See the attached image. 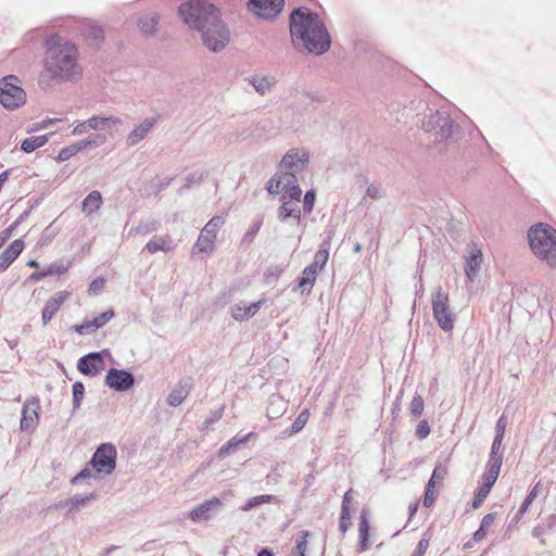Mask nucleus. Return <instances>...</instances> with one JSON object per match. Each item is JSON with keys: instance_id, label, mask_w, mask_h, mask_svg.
Returning <instances> with one entry per match:
<instances>
[{"instance_id": "nucleus-32", "label": "nucleus", "mask_w": 556, "mask_h": 556, "mask_svg": "<svg viewBox=\"0 0 556 556\" xmlns=\"http://www.w3.org/2000/svg\"><path fill=\"white\" fill-rule=\"evenodd\" d=\"M102 205V197L99 191H91L83 201V211L87 214L97 212Z\"/></svg>"}, {"instance_id": "nucleus-46", "label": "nucleus", "mask_w": 556, "mask_h": 556, "mask_svg": "<svg viewBox=\"0 0 556 556\" xmlns=\"http://www.w3.org/2000/svg\"><path fill=\"white\" fill-rule=\"evenodd\" d=\"M433 488H434L433 481H428V483L426 485L425 497H424V506L425 507L432 506L435 501L437 493L433 491Z\"/></svg>"}, {"instance_id": "nucleus-61", "label": "nucleus", "mask_w": 556, "mask_h": 556, "mask_svg": "<svg viewBox=\"0 0 556 556\" xmlns=\"http://www.w3.org/2000/svg\"><path fill=\"white\" fill-rule=\"evenodd\" d=\"M506 429V419L504 416L500 417L495 426V435L504 437Z\"/></svg>"}, {"instance_id": "nucleus-24", "label": "nucleus", "mask_w": 556, "mask_h": 556, "mask_svg": "<svg viewBox=\"0 0 556 556\" xmlns=\"http://www.w3.org/2000/svg\"><path fill=\"white\" fill-rule=\"evenodd\" d=\"M96 495L93 493L89 494H76L65 501H61L55 505V508H67L68 513L79 509L80 507L86 506L88 503L93 501Z\"/></svg>"}, {"instance_id": "nucleus-41", "label": "nucleus", "mask_w": 556, "mask_h": 556, "mask_svg": "<svg viewBox=\"0 0 556 556\" xmlns=\"http://www.w3.org/2000/svg\"><path fill=\"white\" fill-rule=\"evenodd\" d=\"M329 244L324 242L320 247H319V250L316 252L315 256H314V262L318 265L319 267V270H321L324 268V266L326 265L328 258H329Z\"/></svg>"}, {"instance_id": "nucleus-48", "label": "nucleus", "mask_w": 556, "mask_h": 556, "mask_svg": "<svg viewBox=\"0 0 556 556\" xmlns=\"http://www.w3.org/2000/svg\"><path fill=\"white\" fill-rule=\"evenodd\" d=\"M540 490V482H538L529 492L527 497L525 498L523 503L521 504V513H526L529 508V506L532 504V502L539 495Z\"/></svg>"}, {"instance_id": "nucleus-3", "label": "nucleus", "mask_w": 556, "mask_h": 556, "mask_svg": "<svg viewBox=\"0 0 556 556\" xmlns=\"http://www.w3.org/2000/svg\"><path fill=\"white\" fill-rule=\"evenodd\" d=\"M417 125L426 135L435 139H452L453 137L477 139L481 136L480 130L470 121H465L462 125L454 124L446 112L429 108L418 118Z\"/></svg>"}, {"instance_id": "nucleus-26", "label": "nucleus", "mask_w": 556, "mask_h": 556, "mask_svg": "<svg viewBox=\"0 0 556 556\" xmlns=\"http://www.w3.org/2000/svg\"><path fill=\"white\" fill-rule=\"evenodd\" d=\"M81 34L87 40H90L91 45L96 46L99 45V42L102 41L104 37L102 27L91 21H86L83 23Z\"/></svg>"}, {"instance_id": "nucleus-18", "label": "nucleus", "mask_w": 556, "mask_h": 556, "mask_svg": "<svg viewBox=\"0 0 556 556\" xmlns=\"http://www.w3.org/2000/svg\"><path fill=\"white\" fill-rule=\"evenodd\" d=\"M308 153L305 150L295 149L289 151L281 160V168L298 170L307 162Z\"/></svg>"}, {"instance_id": "nucleus-47", "label": "nucleus", "mask_w": 556, "mask_h": 556, "mask_svg": "<svg viewBox=\"0 0 556 556\" xmlns=\"http://www.w3.org/2000/svg\"><path fill=\"white\" fill-rule=\"evenodd\" d=\"M113 317H114L113 309L105 311V312L101 313L99 316L92 318V320L94 321L93 326L96 328L100 329L104 325H106Z\"/></svg>"}, {"instance_id": "nucleus-29", "label": "nucleus", "mask_w": 556, "mask_h": 556, "mask_svg": "<svg viewBox=\"0 0 556 556\" xmlns=\"http://www.w3.org/2000/svg\"><path fill=\"white\" fill-rule=\"evenodd\" d=\"M282 204L278 208V218L281 222H286L289 217H293L296 222H300L301 213L296 210V204L291 201H286V194L281 197Z\"/></svg>"}, {"instance_id": "nucleus-55", "label": "nucleus", "mask_w": 556, "mask_h": 556, "mask_svg": "<svg viewBox=\"0 0 556 556\" xmlns=\"http://www.w3.org/2000/svg\"><path fill=\"white\" fill-rule=\"evenodd\" d=\"M286 197L288 195L290 200L299 202L302 197V189L296 185L291 186V188L285 191Z\"/></svg>"}, {"instance_id": "nucleus-34", "label": "nucleus", "mask_w": 556, "mask_h": 556, "mask_svg": "<svg viewBox=\"0 0 556 556\" xmlns=\"http://www.w3.org/2000/svg\"><path fill=\"white\" fill-rule=\"evenodd\" d=\"M160 227V222L152 219L149 222H141L136 227L131 228L129 230V235L132 236H147L149 233H152L156 231Z\"/></svg>"}, {"instance_id": "nucleus-19", "label": "nucleus", "mask_w": 556, "mask_h": 556, "mask_svg": "<svg viewBox=\"0 0 556 556\" xmlns=\"http://www.w3.org/2000/svg\"><path fill=\"white\" fill-rule=\"evenodd\" d=\"M67 295L68 294L66 292H58L47 301L41 315L42 324L45 326L54 317L67 299Z\"/></svg>"}, {"instance_id": "nucleus-54", "label": "nucleus", "mask_w": 556, "mask_h": 556, "mask_svg": "<svg viewBox=\"0 0 556 556\" xmlns=\"http://www.w3.org/2000/svg\"><path fill=\"white\" fill-rule=\"evenodd\" d=\"M315 197H316V194H315L314 190H308L304 194L303 207H304L305 212H311L313 210Z\"/></svg>"}, {"instance_id": "nucleus-12", "label": "nucleus", "mask_w": 556, "mask_h": 556, "mask_svg": "<svg viewBox=\"0 0 556 556\" xmlns=\"http://www.w3.org/2000/svg\"><path fill=\"white\" fill-rule=\"evenodd\" d=\"M285 0H249V9L255 15L265 18H275L282 10Z\"/></svg>"}, {"instance_id": "nucleus-62", "label": "nucleus", "mask_w": 556, "mask_h": 556, "mask_svg": "<svg viewBox=\"0 0 556 556\" xmlns=\"http://www.w3.org/2000/svg\"><path fill=\"white\" fill-rule=\"evenodd\" d=\"M494 520H495V514L494 513L486 514L482 518L480 527L486 530L489 527H491L494 523Z\"/></svg>"}, {"instance_id": "nucleus-10", "label": "nucleus", "mask_w": 556, "mask_h": 556, "mask_svg": "<svg viewBox=\"0 0 556 556\" xmlns=\"http://www.w3.org/2000/svg\"><path fill=\"white\" fill-rule=\"evenodd\" d=\"M225 224V218L222 216L212 217L201 230L199 238L193 247L201 253L212 252L214 249V242L216 235L220 227Z\"/></svg>"}, {"instance_id": "nucleus-57", "label": "nucleus", "mask_w": 556, "mask_h": 556, "mask_svg": "<svg viewBox=\"0 0 556 556\" xmlns=\"http://www.w3.org/2000/svg\"><path fill=\"white\" fill-rule=\"evenodd\" d=\"M445 475H446V469L444 467L435 466L429 481H433V483L435 484L437 481L441 482L444 479Z\"/></svg>"}, {"instance_id": "nucleus-7", "label": "nucleus", "mask_w": 556, "mask_h": 556, "mask_svg": "<svg viewBox=\"0 0 556 556\" xmlns=\"http://www.w3.org/2000/svg\"><path fill=\"white\" fill-rule=\"evenodd\" d=\"M0 103L10 111L20 109L26 103V92L15 75L0 79Z\"/></svg>"}, {"instance_id": "nucleus-59", "label": "nucleus", "mask_w": 556, "mask_h": 556, "mask_svg": "<svg viewBox=\"0 0 556 556\" xmlns=\"http://www.w3.org/2000/svg\"><path fill=\"white\" fill-rule=\"evenodd\" d=\"M17 225H18V220L14 222L10 227H8L3 231H1V233H0V248L11 237L12 232L15 230Z\"/></svg>"}, {"instance_id": "nucleus-1", "label": "nucleus", "mask_w": 556, "mask_h": 556, "mask_svg": "<svg viewBox=\"0 0 556 556\" xmlns=\"http://www.w3.org/2000/svg\"><path fill=\"white\" fill-rule=\"evenodd\" d=\"M184 22L201 35L203 46L212 52H219L230 41V31L220 18V11L212 3L191 0L178 9Z\"/></svg>"}, {"instance_id": "nucleus-36", "label": "nucleus", "mask_w": 556, "mask_h": 556, "mask_svg": "<svg viewBox=\"0 0 556 556\" xmlns=\"http://www.w3.org/2000/svg\"><path fill=\"white\" fill-rule=\"evenodd\" d=\"M274 500H275L274 495H267V494L256 495V496H253V497L249 498L245 502V504L241 507V509L243 511H249V510H252L253 508H255V507H257L260 505L270 503Z\"/></svg>"}, {"instance_id": "nucleus-33", "label": "nucleus", "mask_w": 556, "mask_h": 556, "mask_svg": "<svg viewBox=\"0 0 556 556\" xmlns=\"http://www.w3.org/2000/svg\"><path fill=\"white\" fill-rule=\"evenodd\" d=\"M91 143H97V141H80L78 143H74L70 147H66L64 149H62L60 152H59V155L56 157V160L59 162H64V161H67L68 159H71L73 155H75L77 152L81 151L83 149H85L88 144H91Z\"/></svg>"}, {"instance_id": "nucleus-28", "label": "nucleus", "mask_w": 556, "mask_h": 556, "mask_svg": "<svg viewBox=\"0 0 556 556\" xmlns=\"http://www.w3.org/2000/svg\"><path fill=\"white\" fill-rule=\"evenodd\" d=\"M502 463H503L502 454L494 455V454L490 453V456H489V459L486 463V471L483 473L482 478L490 479V480L496 482L500 471H501Z\"/></svg>"}, {"instance_id": "nucleus-56", "label": "nucleus", "mask_w": 556, "mask_h": 556, "mask_svg": "<svg viewBox=\"0 0 556 556\" xmlns=\"http://www.w3.org/2000/svg\"><path fill=\"white\" fill-rule=\"evenodd\" d=\"M46 142L47 141H22L21 149L26 153H30L42 147Z\"/></svg>"}, {"instance_id": "nucleus-5", "label": "nucleus", "mask_w": 556, "mask_h": 556, "mask_svg": "<svg viewBox=\"0 0 556 556\" xmlns=\"http://www.w3.org/2000/svg\"><path fill=\"white\" fill-rule=\"evenodd\" d=\"M127 123L121 117L113 115H94L88 118L87 121L78 124L74 129H71L70 126H66L65 128L59 127L55 130H50L39 136H33L29 139H48L49 136H53L58 131L62 130H65L64 134H61L64 137L81 136L91 129L101 132L103 137H115L122 136L127 130Z\"/></svg>"}, {"instance_id": "nucleus-8", "label": "nucleus", "mask_w": 556, "mask_h": 556, "mask_svg": "<svg viewBox=\"0 0 556 556\" xmlns=\"http://www.w3.org/2000/svg\"><path fill=\"white\" fill-rule=\"evenodd\" d=\"M432 312L433 318L439 327L445 331H452L455 325V314L450 307L448 294L438 287L432 293Z\"/></svg>"}, {"instance_id": "nucleus-40", "label": "nucleus", "mask_w": 556, "mask_h": 556, "mask_svg": "<svg viewBox=\"0 0 556 556\" xmlns=\"http://www.w3.org/2000/svg\"><path fill=\"white\" fill-rule=\"evenodd\" d=\"M85 395V386L80 381L73 384V409L76 410L80 407L81 401Z\"/></svg>"}, {"instance_id": "nucleus-31", "label": "nucleus", "mask_w": 556, "mask_h": 556, "mask_svg": "<svg viewBox=\"0 0 556 556\" xmlns=\"http://www.w3.org/2000/svg\"><path fill=\"white\" fill-rule=\"evenodd\" d=\"M494 483L495 482L490 479L482 478V484L477 489L475 493L472 508L477 509L482 505Z\"/></svg>"}, {"instance_id": "nucleus-27", "label": "nucleus", "mask_w": 556, "mask_h": 556, "mask_svg": "<svg viewBox=\"0 0 556 556\" xmlns=\"http://www.w3.org/2000/svg\"><path fill=\"white\" fill-rule=\"evenodd\" d=\"M159 121L157 116H150L144 118L138 126H136L128 135L127 139H142L149 135L151 129Z\"/></svg>"}, {"instance_id": "nucleus-30", "label": "nucleus", "mask_w": 556, "mask_h": 556, "mask_svg": "<svg viewBox=\"0 0 556 556\" xmlns=\"http://www.w3.org/2000/svg\"><path fill=\"white\" fill-rule=\"evenodd\" d=\"M157 24L159 15L156 13L144 14L138 21V26L146 36L154 35Z\"/></svg>"}, {"instance_id": "nucleus-13", "label": "nucleus", "mask_w": 556, "mask_h": 556, "mask_svg": "<svg viewBox=\"0 0 556 556\" xmlns=\"http://www.w3.org/2000/svg\"><path fill=\"white\" fill-rule=\"evenodd\" d=\"M105 384L115 391L124 392L135 384V376L127 370L111 368L105 376Z\"/></svg>"}, {"instance_id": "nucleus-20", "label": "nucleus", "mask_w": 556, "mask_h": 556, "mask_svg": "<svg viewBox=\"0 0 556 556\" xmlns=\"http://www.w3.org/2000/svg\"><path fill=\"white\" fill-rule=\"evenodd\" d=\"M176 248V244L170 236H154L150 241L146 244L144 250L150 254H154L156 252H172Z\"/></svg>"}, {"instance_id": "nucleus-15", "label": "nucleus", "mask_w": 556, "mask_h": 556, "mask_svg": "<svg viewBox=\"0 0 556 556\" xmlns=\"http://www.w3.org/2000/svg\"><path fill=\"white\" fill-rule=\"evenodd\" d=\"M104 352H91L80 357L77 363L78 371L85 376H97L104 368Z\"/></svg>"}, {"instance_id": "nucleus-14", "label": "nucleus", "mask_w": 556, "mask_h": 556, "mask_svg": "<svg viewBox=\"0 0 556 556\" xmlns=\"http://www.w3.org/2000/svg\"><path fill=\"white\" fill-rule=\"evenodd\" d=\"M40 402L36 397L25 401L22 408L20 428L22 431L35 430L39 421Z\"/></svg>"}, {"instance_id": "nucleus-21", "label": "nucleus", "mask_w": 556, "mask_h": 556, "mask_svg": "<svg viewBox=\"0 0 556 556\" xmlns=\"http://www.w3.org/2000/svg\"><path fill=\"white\" fill-rule=\"evenodd\" d=\"M24 241L22 239L14 240L0 255V271L5 270L22 253Z\"/></svg>"}, {"instance_id": "nucleus-16", "label": "nucleus", "mask_w": 556, "mask_h": 556, "mask_svg": "<svg viewBox=\"0 0 556 556\" xmlns=\"http://www.w3.org/2000/svg\"><path fill=\"white\" fill-rule=\"evenodd\" d=\"M298 179L291 172H278L267 182L266 189L270 194H278L291 186L296 185Z\"/></svg>"}, {"instance_id": "nucleus-23", "label": "nucleus", "mask_w": 556, "mask_h": 556, "mask_svg": "<svg viewBox=\"0 0 556 556\" xmlns=\"http://www.w3.org/2000/svg\"><path fill=\"white\" fill-rule=\"evenodd\" d=\"M482 264V252L480 249L472 248L466 260L465 274L469 280H475Z\"/></svg>"}, {"instance_id": "nucleus-11", "label": "nucleus", "mask_w": 556, "mask_h": 556, "mask_svg": "<svg viewBox=\"0 0 556 556\" xmlns=\"http://www.w3.org/2000/svg\"><path fill=\"white\" fill-rule=\"evenodd\" d=\"M222 498L212 497L197 505L189 511V518L194 522L207 521L214 518L223 508Z\"/></svg>"}, {"instance_id": "nucleus-45", "label": "nucleus", "mask_w": 556, "mask_h": 556, "mask_svg": "<svg viewBox=\"0 0 556 556\" xmlns=\"http://www.w3.org/2000/svg\"><path fill=\"white\" fill-rule=\"evenodd\" d=\"M93 325L92 319H85L80 325H75L74 330L81 336L90 334L98 330Z\"/></svg>"}, {"instance_id": "nucleus-63", "label": "nucleus", "mask_w": 556, "mask_h": 556, "mask_svg": "<svg viewBox=\"0 0 556 556\" xmlns=\"http://www.w3.org/2000/svg\"><path fill=\"white\" fill-rule=\"evenodd\" d=\"M352 500H353V490L350 489L349 491L345 492V494L343 496L341 508L345 507L346 509H350V503L352 502Z\"/></svg>"}, {"instance_id": "nucleus-35", "label": "nucleus", "mask_w": 556, "mask_h": 556, "mask_svg": "<svg viewBox=\"0 0 556 556\" xmlns=\"http://www.w3.org/2000/svg\"><path fill=\"white\" fill-rule=\"evenodd\" d=\"M358 531H359V551L364 552L368 548V532H369V522L365 516V513L363 511L359 518V525H358Z\"/></svg>"}, {"instance_id": "nucleus-25", "label": "nucleus", "mask_w": 556, "mask_h": 556, "mask_svg": "<svg viewBox=\"0 0 556 556\" xmlns=\"http://www.w3.org/2000/svg\"><path fill=\"white\" fill-rule=\"evenodd\" d=\"M250 85L253 86L254 90L260 96H265L271 91L274 86L277 84V80L273 76H250L247 78Z\"/></svg>"}, {"instance_id": "nucleus-9", "label": "nucleus", "mask_w": 556, "mask_h": 556, "mask_svg": "<svg viewBox=\"0 0 556 556\" xmlns=\"http://www.w3.org/2000/svg\"><path fill=\"white\" fill-rule=\"evenodd\" d=\"M117 452L113 444H101L90 459V465L99 473L111 475L116 467Z\"/></svg>"}, {"instance_id": "nucleus-49", "label": "nucleus", "mask_w": 556, "mask_h": 556, "mask_svg": "<svg viewBox=\"0 0 556 556\" xmlns=\"http://www.w3.org/2000/svg\"><path fill=\"white\" fill-rule=\"evenodd\" d=\"M67 269H68V267L66 265H64L63 263H52L45 268V271L48 277V276H53V275H62V274L66 273Z\"/></svg>"}, {"instance_id": "nucleus-53", "label": "nucleus", "mask_w": 556, "mask_h": 556, "mask_svg": "<svg viewBox=\"0 0 556 556\" xmlns=\"http://www.w3.org/2000/svg\"><path fill=\"white\" fill-rule=\"evenodd\" d=\"M430 433V426L427 420H420L416 427V437L420 440L426 439Z\"/></svg>"}, {"instance_id": "nucleus-39", "label": "nucleus", "mask_w": 556, "mask_h": 556, "mask_svg": "<svg viewBox=\"0 0 556 556\" xmlns=\"http://www.w3.org/2000/svg\"><path fill=\"white\" fill-rule=\"evenodd\" d=\"M261 226H262V220L261 219H256L252 223V225L250 226V228L247 230V232L244 233L242 240H241V245L242 247H249L253 240L255 239L257 232L260 231L261 229Z\"/></svg>"}, {"instance_id": "nucleus-64", "label": "nucleus", "mask_w": 556, "mask_h": 556, "mask_svg": "<svg viewBox=\"0 0 556 556\" xmlns=\"http://www.w3.org/2000/svg\"><path fill=\"white\" fill-rule=\"evenodd\" d=\"M545 530H546V526L543 523V525H538L533 528L532 530V535L534 538H541L544 533H545Z\"/></svg>"}, {"instance_id": "nucleus-42", "label": "nucleus", "mask_w": 556, "mask_h": 556, "mask_svg": "<svg viewBox=\"0 0 556 556\" xmlns=\"http://www.w3.org/2000/svg\"><path fill=\"white\" fill-rule=\"evenodd\" d=\"M55 124L65 125V122L63 119H45L42 122H36L29 126L27 132L31 134L42 129H48L49 127H52Z\"/></svg>"}, {"instance_id": "nucleus-37", "label": "nucleus", "mask_w": 556, "mask_h": 556, "mask_svg": "<svg viewBox=\"0 0 556 556\" xmlns=\"http://www.w3.org/2000/svg\"><path fill=\"white\" fill-rule=\"evenodd\" d=\"M316 280L315 271L311 270V268H304L302 271V276L299 278V287L302 291L309 292L313 288Z\"/></svg>"}, {"instance_id": "nucleus-52", "label": "nucleus", "mask_w": 556, "mask_h": 556, "mask_svg": "<svg viewBox=\"0 0 556 556\" xmlns=\"http://www.w3.org/2000/svg\"><path fill=\"white\" fill-rule=\"evenodd\" d=\"M430 538L424 534V536L418 542L414 553L412 556H424L426 551L429 547Z\"/></svg>"}, {"instance_id": "nucleus-50", "label": "nucleus", "mask_w": 556, "mask_h": 556, "mask_svg": "<svg viewBox=\"0 0 556 556\" xmlns=\"http://www.w3.org/2000/svg\"><path fill=\"white\" fill-rule=\"evenodd\" d=\"M424 410V400L420 395H416L413 397L410 402V413L415 417H418L421 415Z\"/></svg>"}, {"instance_id": "nucleus-6", "label": "nucleus", "mask_w": 556, "mask_h": 556, "mask_svg": "<svg viewBox=\"0 0 556 556\" xmlns=\"http://www.w3.org/2000/svg\"><path fill=\"white\" fill-rule=\"evenodd\" d=\"M528 240L533 254L551 267H556V229L543 223L532 226Z\"/></svg>"}, {"instance_id": "nucleus-51", "label": "nucleus", "mask_w": 556, "mask_h": 556, "mask_svg": "<svg viewBox=\"0 0 556 556\" xmlns=\"http://www.w3.org/2000/svg\"><path fill=\"white\" fill-rule=\"evenodd\" d=\"M350 520H351L350 509H346L345 507L341 508L339 529L342 533H345L346 530L349 529V527L351 525Z\"/></svg>"}, {"instance_id": "nucleus-60", "label": "nucleus", "mask_w": 556, "mask_h": 556, "mask_svg": "<svg viewBox=\"0 0 556 556\" xmlns=\"http://www.w3.org/2000/svg\"><path fill=\"white\" fill-rule=\"evenodd\" d=\"M503 438L504 437H500V435L494 437L490 453H492L494 455L502 454L501 447H502V443H503Z\"/></svg>"}, {"instance_id": "nucleus-44", "label": "nucleus", "mask_w": 556, "mask_h": 556, "mask_svg": "<svg viewBox=\"0 0 556 556\" xmlns=\"http://www.w3.org/2000/svg\"><path fill=\"white\" fill-rule=\"evenodd\" d=\"M308 417H309V412L308 409H303L299 416L295 418V420L293 421L292 426H291V433H298L300 432L306 425L307 420H308Z\"/></svg>"}, {"instance_id": "nucleus-22", "label": "nucleus", "mask_w": 556, "mask_h": 556, "mask_svg": "<svg viewBox=\"0 0 556 556\" xmlns=\"http://www.w3.org/2000/svg\"><path fill=\"white\" fill-rule=\"evenodd\" d=\"M191 391L189 381H179L169 392L166 403L172 407L179 406Z\"/></svg>"}, {"instance_id": "nucleus-38", "label": "nucleus", "mask_w": 556, "mask_h": 556, "mask_svg": "<svg viewBox=\"0 0 556 556\" xmlns=\"http://www.w3.org/2000/svg\"><path fill=\"white\" fill-rule=\"evenodd\" d=\"M252 435V433H248L241 438L233 437L231 438L225 445L220 447L219 453L222 455L229 454L230 452H233L240 444H244L248 442L249 438Z\"/></svg>"}, {"instance_id": "nucleus-2", "label": "nucleus", "mask_w": 556, "mask_h": 556, "mask_svg": "<svg viewBox=\"0 0 556 556\" xmlns=\"http://www.w3.org/2000/svg\"><path fill=\"white\" fill-rule=\"evenodd\" d=\"M290 35L293 47L308 54L321 55L330 49V35L316 12L300 7L290 14Z\"/></svg>"}, {"instance_id": "nucleus-43", "label": "nucleus", "mask_w": 556, "mask_h": 556, "mask_svg": "<svg viewBox=\"0 0 556 556\" xmlns=\"http://www.w3.org/2000/svg\"><path fill=\"white\" fill-rule=\"evenodd\" d=\"M309 535H311V533L307 530L301 531L296 535V541H295L294 547L296 548V552L300 553V556H304V554L306 555L307 539Z\"/></svg>"}, {"instance_id": "nucleus-58", "label": "nucleus", "mask_w": 556, "mask_h": 556, "mask_svg": "<svg viewBox=\"0 0 556 556\" xmlns=\"http://www.w3.org/2000/svg\"><path fill=\"white\" fill-rule=\"evenodd\" d=\"M105 280L103 278L94 279L89 286V292L98 294L104 288Z\"/></svg>"}, {"instance_id": "nucleus-17", "label": "nucleus", "mask_w": 556, "mask_h": 556, "mask_svg": "<svg viewBox=\"0 0 556 556\" xmlns=\"http://www.w3.org/2000/svg\"><path fill=\"white\" fill-rule=\"evenodd\" d=\"M264 300L253 302L249 305H247L244 302H239L231 306L230 314L236 320H247L253 317L264 305Z\"/></svg>"}, {"instance_id": "nucleus-4", "label": "nucleus", "mask_w": 556, "mask_h": 556, "mask_svg": "<svg viewBox=\"0 0 556 556\" xmlns=\"http://www.w3.org/2000/svg\"><path fill=\"white\" fill-rule=\"evenodd\" d=\"M45 71L53 79L72 80L80 74L77 49L71 42L50 46L45 60Z\"/></svg>"}]
</instances>
